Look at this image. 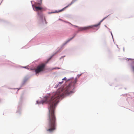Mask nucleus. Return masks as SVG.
<instances>
[{"mask_svg":"<svg viewBox=\"0 0 134 134\" xmlns=\"http://www.w3.org/2000/svg\"><path fill=\"white\" fill-rule=\"evenodd\" d=\"M65 77L62 80L66 82H70L68 85L64 86L63 88L59 89L55 92L49 94L44 98L43 102L48 104L49 113L47 118L46 127L47 131H54L56 129L55 115L54 110L57 104L59 102V98L64 95H69L74 92L75 85L77 82L75 79L72 78L66 80Z\"/></svg>","mask_w":134,"mask_h":134,"instance_id":"obj_1","label":"nucleus"},{"mask_svg":"<svg viewBox=\"0 0 134 134\" xmlns=\"http://www.w3.org/2000/svg\"><path fill=\"white\" fill-rule=\"evenodd\" d=\"M105 18H103L102 20H101L100 21V22L98 24H96L93 25H91L88 26L80 27L79 28V31H83L88 30L92 28L93 27L98 26L100 25L101 22H102L105 19Z\"/></svg>","mask_w":134,"mask_h":134,"instance_id":"obj_2","label":"nucleus"},{"mask_svg":"<svg viewBox=\"0 0 134 134\" xmlns=\"http://www.w3.org/2000/svg\"><path fill=\"white\" fill-rule=\"evenodd\" d=\"M45 66V64L44 63L38 66L35 70L36 73H38L39 72L43 71Z\"/></svg>","mask_w":134,"mask_h":134,"instance_id":"obj_3","label":"nucleus"},{"mask_svg":"<svg viewBox=\"0 0 134 134\" xmlns=\"http://www.w3.org/2000/svg\"><path fill=\"white\" fill-rule=\"evenodd\" d=\"M41 5V3H35V4L32 5V7L34 10L36 11L41 10L43 9L42 7L37 6L38 5Z\"/></svg>","mask_w":134,"mask_h":134,"instance_id":"obj_4","label":"nucleus"},{"mask_svg":"<svg viewBox=\"0 0 134 134\" xmlns=\"http://www.w3.org/2000/svg\"><path fill=\"white\" fill-rule=\"evenodd\" d=\"M77 0H72L71 3L69 4L68 5L66 6L65 7L62 9L61 10H60L59 11V12H61L62 11H63L64 9H65L66 8H68L69 6H70L71 4L74 3Z\"/></svg>","mask_w":134,"mask_h":134,"instance_id":"obj_5","label":"nucleus"},{"mask_svg":"<svg viewBox=\"0 0 134 134\" xmlns=\"http://www.w3.org/2000/svg\"><path fill=\"white\" fill-rule=\"evenodd\" d=\"M75 35L72 37L67 42H68L69 41H70L75 36Z\"/></svg>","mask_w":134,"mask_h":134,"instance_id":"obj_6","label":"nucleus"},{"mask_svg":"<svg viewBox=\"0 0 134 134\" xmlns=\"http://www.w3.org/2000/svg\"><path fill=\"white\" fill-rule=\"evenodd\" d=\"M71 25L72 26H75V27H78V26H76V25H74L72 24H71Z\"/></svg>","mask_w":134,"mask_h":134,"instance_id":"obj_7","label":"nucleus"},{"mask_svg":"<svg viewBox=\"0 0 134 134\" xmlns=\"http://www.w3.org/2000/svg\"><path fill=\"white\" fill-rule=\"evenodd\" d=\"M63 83V82H59V83H60L61 84L62 83Z\"/></svg>","mask_w":134,"mask_h":134,"instance_id":"obj_8","label":"nucleus"},{"mask_svg":"<svg viewBox=\"0 0 134 134\" xmlns=\"http://www.w3.org/2000/svg\"><path fill=\"white\" fill-rule=\"evenodd\" d=\"M41 0V2L40 3H41V4H42V0Z\"/></svg>","mask_w":134,"mask_h":134,"instance_id":"obj_9","label":"nucleus"},{"mask_svg":"<svg viewBox=\"0 0 134 134\" xmlns=\"http://www.w3.org/2000/svg\"><path fill=\"white\" fill-rule=\"evenodd\" d=\"M24 68H26V67H24Z\"/></svg>","mask_w":134,"mask_h":134,"instance_id":"obj_10","label":"nucleus"},{"mask_svg":"<svg viewBox=\"0 0 134 134\" xmlns=\"http://www.w3.org/2000/svg\"><path fill=\"white\" fill-rule=\"evenodd\" d=\"M58 12H57V13H58Z\"/></svg>","mask_w":134,"mask_h":134,"instance_id":"obj_11","label":"nucleus"},{"mask_svg":"<svg viewBox=\"0 0 134 134\" xmlns=\"http://www.w3.org/2000/svg\"><path fill=\"white\" fill-rule=\"evenodd\" d=\"M54 69H56V68H54Z\"/></svg>","mask_w":134,"mask_h":134,"instance_id":"obj_12","label":"nucleus"}]
</instances>
